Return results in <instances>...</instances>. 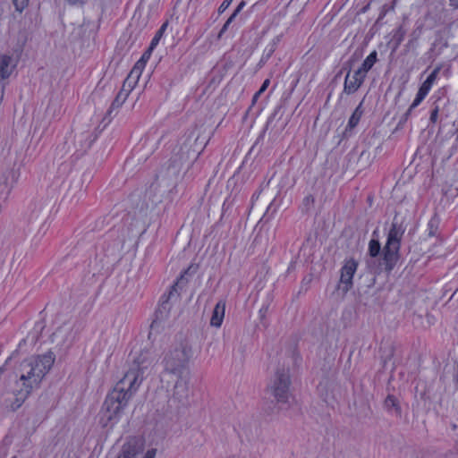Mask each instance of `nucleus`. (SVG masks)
I'll list each match as a JSON object with an SVG mask.
<instances>
[{"label": "nucleus", "instance_id": "f257e3e1", "mask_svg": "<svg viewBox=\"0 0 458 458\" xmlns=\"http://www.w3.org/2000/svg\"><path fill=\"white\" fill-rule=\"evenodd\" d=\"M55 360L52 352L23 360L17 370L4 381L0 406L7 411L20 409L31 393L38 390Z\"/></svg>", "mask_w": 458, "mask_h": 458}, {"label": "nucleus", "instance_id": "f03ea898", "mask_svg": "<svg viewBox=\"0 0 458 458\" xmlns=\"http://www.w3.org/2000/svg\"><path fill=\"white\" fill-rule=\"evenodd\" d=\"M155 362L156 355L151 349L144 348L131 352L128 369L107 394L103 403V420H106L105 426H107L108 422L118 421Z\"/></svg>", "mask_w": 458, "mask_h": 458}, {"label": "nucleus", "instance_id": "7ed1b4c3", "mask_svg": "<svg viewBox=\"0 0 458 458\" xmlns=\"http://www.w3.org/2000/svg\"><path fill=\"white\" fill-rule=\"evenodd\" d=\"M192 355L191 346L182 342L171 350L164 359L165 373L168 377L191 373L189 360Z\"/></svg>", "mask_w": 458, "mask_h": 458}, {"label": "nucleus", "instance_id": "20e7f679", "mask_svg": "<svg viewBox=\"0 0 458 458\" xmlns=\"http://www.w3.org/2000/svg\"><path fill=\"white\" fill-rule=\"evenodd\" d=\"M405 228L403 226L402 223H400L398 219L394 217L387 234L386 243L383 249L385 269L388 272L393 270L399 259L401 240Z\"/></svg>", "mask_w": 458, "mask_h": 458}, {"label": "nucleus", "instance_id": "39448f33", "mask_svg": "<svg viewBox=\"0 0 458 458\" xmlns=\"http://www.w3.org/2000/svg\"><path fill=\"white\" fill-rule=\"evenodd\" d=\"M291 377L289 369L284 367L278 368L271 380L269 391L275 397L277 403L282 405H290Z\"/></svg>", "mask_w": 458, "mask_h": 458}, {"label": "nucleus", "instance_id": "423d86ee", "mask_svg": "<svg viewBox=\"0 0 458 458\" xmlns=\"http://www.w3.org/2000/svg\"><path fill=\"white\" fill-rule=\"evenodd\" d=\"M178 296L179 294L177 293L175 285H172L169 293H164L161 296L160 302L155 312V319L150 325L148 339H155L156 335L159 332V329L164 328L162 323L165 322L169 317L173 306V299L177 300Z\"/></svg>", "mask_w": 458, "mask_h": 458}, {"label": "nucleus", "instance_id": "0eeeda50", "mask_svg": "<svg viewBox=\"0 0 458 458\" xmlns=\"http://www.w3.org/2000/svg\"><path fill=\"white\" fill-rule=\"evenodd\" d=\"M357 267L358 262L353 259H350L344 261V264L341 268V276L337 289L342 292L344 295L352 288V278Z\"/></svg>", "mask_w": 458, "mask_h": 458}, {"label": "nucleus", "instance_id": "6e6552de", "mask_svg": "<svg viewBox=\"0 0 458 458\" xmlns=\"http://www.w3.org/2000/svg\"><path fill=\"white\" fill-rule=\"evenodd\" d=\"M137 81H136V80H134V78H132V75L127 76V78L123 81L121 90L118 92L117 96L115 97V98L112 102L109 109L106 112L107 117H111L114 110L119 108L124 103V101L128 98L130 92L135 87Z\"/></svg>", "mask_w": 458, "mask_h": 458}, {"label": "nucleus", "instance_id": "1a4fd4ad", "mask_svg": "<svg viewBox=\"0 0 458 458\" xmlns=\"http://www.w3.org/2000/svg\"><path fill=\"white\" fill-rule=\"evenodd\" d=\"M169 377L174 381L173 397L180 403L186 401L189 396L191 373L184 372V374Z\"/></svg>", "mask_w": 458, "mask_h": 458}, {"label": "nucleus", "instance_id": "9d476101", "mask_svg": "<svg viewBox=\"0 0 458 458\" xmlns=\"http://www.w3.org/2000/svg\"><path fill=\"white\" fill-rule=\"evenodd\" d=\"M366 76L360 71L356 70L353 74L349 71L344 82L343 93L351 95L355 93L362 85Z\"/></svg>", "mask_w": 458, "mask_h": 458}, {"label": "nucleus", "instance_id": "9b49d317", "mask_svg": "<svg viewBox=\"0 0 458 458\" xmlns=\"http://www.w3.org/2000/svg\"><path fill=\"white\" fill-rule=\"evenodd\" d=\"M14 173L11 170H4L0 173V204L3 206L7 200L13 187Z\"/></svg>", "mask_w": 458, "mask_h": 458}, {"label": "nucleus", "instance_id": "f8f14e48", "mask_svg": "<svg viewBox=\"0 0 458 458\" xmlns=\"http://www.w3.org/2000/svg\"><path fill=\"white\" fill-rule=\"evenodd\" d=\"M142 451V445L140 440L133 437L129 439L122 446L119 455L122 458H136V456Z\"/></svg>", "mask_w": 458, "mask_h": 458}, {"label": "nucleus", "instance_id": "ddd939ff", "mask_svg": "<svg viewBox=\"0 0 458 458\" xmlns=\"http://www.w3.org/2000/svg\"><path fill=\"white\" fill-rule=\"evenodd\" d=\"M16 64L13 56L8 55H0V81L7 80L13 73Z\"/></svg>", "mask_w": 458, "mask_h": 458}, {"label": "nucleus", "instance_id": "4468645a", "mask_svg": "<svg viewBox=\"0 0 458 458\" xmlns=\"http://www.w3.org/2000/svg\"><path fill=\"white\" fill-rule=\"evenodd\" d=\"M225 300H220L216 304L210 318L211 327L219 328L222 326L225 318Z\"/></svg>", "mask_w": 458, "mask_h": 458}, {"label": "nucleus", "instance_id": "2eb2a0df", "mask_svg": "<svg viewBox=\"0 0 458 458\" xmlns=\"http://www.w3.org/2000/svg\"><path fill=\"white\" fill-rule=\"evenodd\" d=\"M153 51L149 50L148 48L143 53L140 59L134 64L133 68L131 69L129 75H132V78L134 80L138 81L142 70L144 69L146 63L150 58L151 54Z\"/></svg>", "mask_w": 458, "mask_h": 458}, {"label": "nucleus", "instance_id": "dca6fc26", "mask_svg": "<svg viewBox=\"0 0 458 458\" xmlns=\"http://www.w3.org/2000/svg\"><path fill=\"white\" fill-rule=\"evenodd\" d=\"M385 409L391 414L398 417L402 415V409L397 398L393 394H388L384 401Z\"/></svg>", "mask_w": 458, "mask_h": 458}, {"label": "nucleus", "instance_id": "f3484780", "mask_svg": "<svg viewBox=\"0 0 458 458\" xmlns=\"http://www.w3.org/2000/svg\"><path fill=\"white\" fill-rule=\"evenodd\" d=\"M98 135L94 132H82L78 137V141L81 143V150L86 152L90 148L93 142L97 140Z\"/></svg>", "mask_w": 458, "mask_h": 458}, {"label": "nucleus", "instance_id": "a211bd4d", "mask_svg": "<svg viewBox=\"0 0 458 458\" xmlns=\"http://www.w3.org/2000/svg\"><path fill=\"white\" fill-rule=\"evenodd\" d=\"M441 65L437 66L431 73L428 76L426 81L420 85V89L421 91L425 92L426 94H428L430 91L432 85L436 81L437 75L439 72L441 71Z\"/></svg>", "mask_w": 458, "mask_h": 458}, {"label": "nucleus", "instance_id": "6ab92c4d", "mask_svg": "<svg viewBox=\"0 0 458 458\" xmlns=\"http://www.w3.org/2000/svg\"><path fill=\"white\" fill-rule=\"evenodd\" d=\"M377 60V51H373L366 57V59L361 64L360 67L357 70L360 71L361 73L367 76V72L373 67Z\"/></svg>", "mask_w": 458, "mask_h": 458}, {"label": "nucleus", "instance_id": "aec40b11", "mask_svg": "<svg viewBox=\"0 0 458 458\" xmlns=\"http://www.w3.org/2000/svg\"><path fill=\"white\" fill-rule=\"evenodd\" d=\"M198 266L196 265H191L188 267L187 269H185L182 274L181 276L177 279V281L173 284L175 285V288L179 285H184L188 280L189 277H191L192 275H194L197 272Z\"/></svg>", "mask_w": 458, "mask_h": 458}, {"label": "nucleus", "instance_id": "412c9836", "mask_svg": "<svg viewBox=\"0 0 458 458\" xmlns=\"http://www.w3.org/2000/svg\"><path fill=\"white\" fill-rule=\"evenodd\" d=\"M168 22H164L161 27L156 32L154 38H152L149 47H148L149 50L153 51L156 47L158 45L160 39L163 38L164 33L167 28Z\"/></svg>", "mask_w": 458, "mask_h": 458}, {"label": "nucleus", "instance_id": "4be33fe9", "mask_svg": "<svg viewBox=\"0 0 458 458\" xmlns=\"http://www.w3.org/2000/svg\"><path fill=\"white\" fill-rule=\"evenodd\" d=\"M439 218L434 215L428 221L427 225V233L429 237L436 236L439 227Z\"/></svg>", "mask_w": 458, "mask_h": 458}, {"label": "nucleus", "instance_id": "5701e85b", "mask_svg": "<svg viewBox=\"0 0 458 458\" xmlns=\"http://www.w3.org/2000/svg\"><path fill=\"white\" fill-rule=\"evenodd\" d=\"M315 203V198L313 195L309 194L306 197L303 198L301 205V211L304 214L309 213L311 208H313Z\"/></svg>", "mask_w": 458, "mask_h": 458}, {"label": "nucleus", "instance_id": "b1692460", "mask_svg": "<svg viewBox=\"0 0 458 458\" xmlns=\"http://www.w3.org/2000/svg\"><path fill=\"white\" fill-rule=\"evenodd\" d=\"M361 116L362 114H360V112H353L348 121L345 131H352L353 128H355L358 125Z\"/></svg>", "mask_w": 458, "mask_h": 458}, {"label": "nucleus", "instance_id": "393cba45", "mask_svg": "<svg viewBox=\"0 0 458 458\" xmlns=\"http://www.w3.org/2000/svg\"><path fill=\"white\" fill-rule=\"evenodd\" d=\"M381 250L380 242L377 240L371 239L369 243V253L371 257H377Z\"/></svg>", "mask_w": 458, "mask_h": 458}, {"label": "nucleus", "instance_id": "a878e982", "mask_svg": "<svg viewBox=\"0 0 458 458\" xmlns=\"http://www.w3.org/2000/svg\"><path fill=\"white\" fill-rule=\"evenodd\" d=\"M427 95L428 94H426L425 92L419 89L413 102L410 106L411 108H415L416 106H418L423 101V99L427 97Z\"/></svg>", "mask_w": 458, "mask_h": 458}, {"label": "nucleus", "instance_id": "bb28decb", "mask_svg": "<svg viewBox=\"0 0 458 458\" xmlns=\"http://www.w3.org/2000/svg\"><path fill=\"white\" fill-rule=\"evenodd\" d=\"M427 95L428 94H426L425 92L419 89L413 102L410 106L411 108H415L416 106H418L423 101V99L427 97Z\"/></svg>", "mask_w": 458, "mask_h": 458}, {"label": "nucleus", "instance_id": "cd10ccee", "mask_svg": "<svg viewBox=\"0 0 458 458\" xmlns=\"http://www.w3.org/2000/svg\"><path fill=\"white\" fill-rule=\"evenodd\" d=\"M30 0H12L15 10L20 13L28 6Z\"/></svg>", "mask_w": 458, "mask_h": 458}, {"label": "nucleus", "instance_id": "c85d7f7f", "mask_svg": "<svg viewBox=\"0 0 458 458\" xmlns=\"http://www.w3.org/2000/svg\"><path fill=\"white\" fill-rule=\"evenodd\" d=\"M438 113H439V107L437 105H435L430 112V117H429L430 123H436L437 122Z\"/></svg>", "mask_w": 458, "mask_h": 458}, {"label": "nucleus", "instance_id": "c756f323", "mask_svg": "<svg viewBox=\"0 0 458 458\" xmlns=\"http://www.w3.org/2000/svg\"><path fill=\"white\" fill-rule=\"evenodd\" d=\"M275 50H276L275 48H273L272 47L268 46V47L266 48V50L264 52V55L262 56V60H264V61L268 60L272 56V55L274 54Z\"/></svg>", "mask_w": 458, "mask_h": 458}, {"label": "nucleus", "instance_id": "7c9ffc66", "mask_svg": "<svg viewBox=\"0 0 458 458\" xmlns=\"http://www.w3.org/2000/svg\"><path fill=\"white\" fill-rule=\"evenodd\" d=\"M233 1V0H224L218 7V13H223L230 6Z\"/></svg>", "mask_w": 458, "mask_h": 458}, {"label": "nucleus", "instance_id": "2f4dec72", "mask_svg": "<svg viewBox=\"0 0 458 458\" xmlns=\"http://www.w3.org/2000/svg\"><path fill=\"white\" fill-rule=\"evenodd\" d=\"M281 109V106H278L275 108L274 112L272 113V114L268 117L267 119V125L266 127H267L269 125V123L272 122V120L276 117V115L277 114V113L280 111Z\"/></svg>", "mask_w": 458, "mask_h": 458}, {"label": "nucleus", "instance_id": "473e14b6", "mask_svg": "<svg viewBox=\"0 0 458 458\" xmlns=\"http://www.w3.org/2000/svg\"><path fill=\"white\" fill-rule=\"evenodd\" d=\"M270 84V81L269 79H267L263 81L260 89L257 91V93H259V95H261L267 89V87L269 86Z\"/></svg>", "mask_w": 458, "mask_h": 458}, {"label": "nucleus", "instance_id": "72a5a7b5", "mask_svg": "<svg viewBox=\"0 0 458 458\" xmlns=\"http://www.w3.org/2000/svg\"><path fill=\"white\" fill-rule=\"evenodd\" d=\"M156 454H157V449H155V448L149 449L144 454L143 458H155Z\"/></svg>", "mask_w": 458, "mask_h": 458}, {"label": "nucleus", "instance_id": "f704fd0d", "mask_svg": "<svg viewBox=\"0 0 458 458\" xmlns=\"http://www.w3.org/2000/svg\"><path fill=\"white\" fill-rule=\"evenodd\" d=\"M230 24H227V21L225 22V24L223 25V27L221 28L218 35H217V38L220 39L222 38V36L224 35V33L227 30L228 27H229Z\"/></svg>", "mask_w": 458, "mask_h": 458}, {"label": "nucleus", "instance_id": "c9c22d12", "mask_svg": "<svg viewBox=\"0 0 458 458\" xmlns=\"http://www.w3.org/2000/svg\"><path fill=\"white\" fill-rule=\"evenodd\" d=\"M246 3L244 1H242L238 5L237 7L235 8V10L233 11L234 13V15H238V13L243 9V7L245 6Z\"/></svg>", "mask_w": 458, "mask_h": 458}, {"label": "nucleus", "instance_id": "e433bc0d", "mask_svg": "<svg viewBox=\"0 0 458 458\" xmlns=\"http://www.w3.org/2000/svg\"><path fill=\"white\" fill-rule=\"evenodd\" d=\"M280 40H281V36H276V38H273V40L269 46L276 49V46L280 42Z\"/></svg>", "mask_w": 458, "mask_h": 458}, {"label": "nucleus", "instance_id": "4c0bfd02", "mask_svg": "<svg viewBox=\"0 0 458 458\" xmlns=\"http://www.w3.org/2000/svg\"><path fill=\"white\" fill-rule=\"evenodd\" d=\"M67 2L72 4V5H75V4H81L82 5L84 4L83 0H67Z\"/></svg>", "mask_w": 458, "mask_h": 458}, {"label": "nucleus", "instance_id": "58836bf2", "mask_svg": "<svg viewBox=\"0 0 458 458\" xmlns=\"http://www.w3.org/2000/svg\"><path fill=\"white\" fill-rule=\"evenodd\" d=\"M362 104H363V101H361L359 104V106L355 108V110L353 112L354 113L360 112V114H363Z\"/></svg>", "mask_w": 458, "mask_h": 458}, {"label": "nucleus", "instance_id": "ea45409f", "mask_svg": "<svg viewBox=\"0 0 458 458\" xmlns=\"http://www.w3.org/2000/svg\"><path fill=\"white\" fill-rule=\"evenodd\" d=\"M236 16H237V15H234V13H233L231 14V16H230V17L227 19V21H227V24H231V23L234 21V19H235V17H236Z\"/></svg>", "mask_w": 458, "mask_h": 458}, {"label": "nucleus", "instance_id": "a19ab883", "mask_svg": "<svg viewBox=\"0 0 458 458\" xmlns=\"http://www.w3.org/2000/svg\"><path fill=\"white\" fill-rule=\"evenodd\" d=\"M413 108H411V106L409 107V109L406 111V113L404 114L403 115V119L404 120H407L408 116L411 114V111H412Z\"/></svg>", "mask_w": 458, "mask_h": 458}, {"label": "nucleus", "instance_id": "79ce46f5", "mask_svg": "<svg viewBox=\"0 0 458 458\" xmlns=\"http://www.w3.org/2000/svg\"><path fill=\"white\" fill-rule=\"evenodd\" d=\"M259 93H255L253 98H252V105H254L256 103V101L258 100V98H259Z\"/></svg>", "mask_w": 458, "mask_h": 458}, {"label": "nucleus", "instance_id": "37998d69", "mask_svg": "<svg viewBox=\"0 0 458 458\" xmlns=\"http://www.w3.org/2000/svg\"><path fill=\"white\" fill-rule=\"evenodd\" d=\"M454 0H450L451 5L454 6L455 8H458V3L457 4H454Z\"/></svg>", "mask_w": 458, "mask_h": 458}, {"label": "nucleus", "instance_id": "c03bdc74", "mask_svg": "<svg viewBox=\"0 0 458 458\" xmlns=\"http://www.w3.org/2000/svg\"><path fill=\"white\" fill-rule=\"evenodd\" d=\"M117 458H122V457H121L120 455H118V457H117Z\"/></svg>", "mask_w": 458, "mask_h": 458}, {"label": "nucleus", "instance_id": "a18cd8bd", "mask_svg": "<svg viewBox=\"0 0 458 458\" xmlns=\"http://www.w3.org/2000/svg\"><path fill=\"white\" fill-rule=\"evenodd\" d=\"M2 374V370H0V375Z\"/></svg>", "mask_w": 458, "mask_h": 458}]
</instances>
